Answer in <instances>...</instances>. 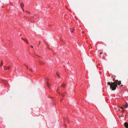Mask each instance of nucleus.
Returning a JSON list of instances; mask_svg holds the SVG:
<instances>
[{"label":"nucleus","mask_w":128,"mask_h":128,"mask_svg":"<svg viewBox=\"0 0 128 128\" xmlns=\"http://www.w3.org/2000/svg\"><path fill=\"white\" fill-rule=\"evenodd\" d=\"M40 41H39V44H40Z\"/></svg>","instance_id":"4be33fe9"},{"label":"nucleus","mask_w":128,"mask_h":128,"mask_svg":"<svg viewBox=\"0 0 128 128\" xmlns=\"http://www.w3.org/2000/svg\"><path fill=\"white\" fill-rule=\"evenodd\" d=\"M22 36L21 34H20V36Z\"/></svg>","instance_id":"bb28decb"},{"label":"nucleus","mask_w":128,"mask_h":128,"mask_svg":"<svg viewBox=\"0 0 128 128\" xmlns=\"http://www.w3.org/2000/svg\"><path fill=\"white\" fill-rule=\"evenodd\" d=\"M62 99L60 100V101H62Z\"/></svg>","instance_id":"393cba45"},{"label":"nucleus","mask_w":128,"mask_h":128,"mask_svg":"<svg viewBox=\"0 0 128 128\" xmlns=\"http://www.w3.org/2000/svg\"><path fill=\"white\" fill-rule=\"evenodd\" d=\"M122 117H123L124 116V115L123 114H122Z\"/></svg>","instance_id":"6ab92c4d"},{"label":"nucleus","mask_w":128,"mask_h":128,"mask_svg":"<svg viewBox=\"0 0 128 128\" xmlns=\"http://www.w3.org/2000/svg\"><path fill=\"white\" fill-rule=\"evenodd\" d=\"M39 63H40V64L41 65H43L44 64V62H42L41 61H40Z\"/></svg>","instance_id":"39448f33"},{"label":"nucleus","mask_w":128,"mask_h":128,"mask_svg":"<svg viewBox=\"0 0 128 128\" xmlns=\"http://www.w3.org/2000/svg\"><path fill=\"white\" fill-rule=\"evenodd\" d=\"M31 47L32 48H34L33 46H31Z\"/></svg>","instance_id":"dca6fc26"},{"label":"nucleus","mask_w":128,"mask_h":128,"mask_svg":"<svg viewBox=\"0 0 128 128\" xmlns=\"http://www.w3.org/2000/svg\"><path fill=\"white\" fill-rule=\"evenodd\" d=\"M57 76L59 77H60V75L59 74L58 72H57Z\"/></svg>","instance_id":"9b49d317"},{"label":"nucleus","mask_w":128,"mask_h":128,"mask_svg":"<svg viewBox=\"0 0 128 128\" xmlns=\"http://www.w3.org/2000/svg\"><path fill=\"white\" fill-rule=\"evenodd\" d=\"M74 29H73V30H72V32H73V31H74Z\"/></svg>","instance_id":"412c9836"},{"label":"nucleus","mask_w":128,"mask_h":128,"mask_svg":"<svg viewBox=\"0 0 128 128\" xmlns=\"http://www.w3.org/2000/svg\"><path fill=\"white\" fill-rule=\"evenodd\" d=\"M26 13H28V14H31V13H30V12H28V11H26Z\"/></svg>","instance_id":"f8f14e48"},{"label":"nucleus","mask_w":128,"mask_h":128,"mask_svg":"<svg viewBox=\"0 0 128 128\" xmlns=\"http://www.w3.org/2000/svg\"><path fill=\"white\" fill-rule=\"evenodd\" d=\"M11 68L10 66H9L8 67V69L9 70H10V68Z\"/></svg>","instance_id":"ddd939ff"},{"label":"nucleus","mask_w":128,"mask_h":128,"mask_svg":"<svg viewBox=\"0 0 128 128\" xmlns=\"http://www.w3.org/2000/svg\"><path fill=\"white\" fill-rule=\"evenodd\" d=\"M120 108H121V109H123V107H121Z\"/></svg>","instance_id":"a211bd4d"},{"label":"nucleus","mask_w":128,"mask_h":128,"mask_svg":"<svg viewBox=\"0 0 128 128\" xmlns=\"http://www.w3.org/2000/svg\"><path fill=\"white\" fill-rule=\"evenodd\" d=\"M103 54V53L102 52H101L100 53V54Z\"/></svg>","instance_id":"f3484780"},{"label":"nucleus","mask_w":128,"mask_h":128,"mask_svg":"<svg viewBox=\"0 0 128 128\" xmlns=\"http://www.w3.org/2000/svg\"><path fill=\"white\" fill-rule=\"evenodd\" d=\"M27 66V68H27V69H28V67L27 66Z\"/></svg>","instance_id":"5701e85b"},{"label":"nucleus","mask_w":128,"mask_h":128,"mask_svg":"<svg viewBox=\"0 0 128 128\" xmlns=\"http://www.w3.org/2000/svg\"><path fill=\"white\" fill-rule=\"evenodd\" d=\"M20 6L22 8V6H23V7L24 6V4L22 3V4H20Z\"/></svg>","instance_id":"1a4fd4ad"},{"label":"nucleus","mask_w":128,"mask_h":128,"mask_svg":"<svg viewBox=\"0 0 128 128\" xmlns=\"http://www.w3.org/2000/svg\"><path fill=\"white\" fill-rule=\"evenodd\" d=\"M4 83H5V84H6V82H4Z\"/></svg>","instance_id":"a878e982"},{"label":"nucleus","mask_w":128,"mask_h":128,"mask_svg":"<svg viewBox=\"0 0 128 128\" xmlns=\"http://www.w3.org/2000/svg\"><path fill=\"white\" fill-rule=\"evenodd\" d=\"M66 85L64 84H63L61 86L64 88H65L66 86Z\"/></svg>","instance_id":"20e7f679"},{"label":"nucleus","mask_w":128,"mask_h":128,"mask_svg":"<svg viewBox=\"0 0 128 128\" xmlns=\"http://www.w3.org/2000/svg\"><path fill=\"white\" fill-rule=\"evenodd\" d=\"M22 8V10L24 12V9Z\"/></svg>","instance_id":"aec40b11"},{"label":"nucleus","mask_w":128,"mask_h":128,"mask_svg":"<svg viewBox=\"0 0 128 128\" xmlns=\"http://www.w3.org/2000/svg\"><path fill=\"white\" fill-rule=\"evenodd\" d=\"M62 95L63 96V97H64V96L65 95L64 94H62Z\"/></svg>","instance_id":"2eb2a0df"},{"label":"nucleus","mask_w":128,"mask_h":128,"mask_svg":"<svg viewBox=\"0 0 128 128\" xmlns=\"http://www.w3.org/2000/svg\"><path fill=\"white\" fill-rule=\"evenodd\" d=\"M6 82H7V81H6Z\"/></svg>","instance_id":"cd10ccee"},{"label":"nucleus","mask_w":128,"mask_h":128,"mask_svg":"<svg viewBox=\"0 0 128 128\" xmlns=\"http://www.w3.org/2000/svg\"><path fill=\"white\" fill-rule=\"evenodd\" d=\"M128 107V104L127 103H126V105H125L124 106V108H126Z\"/></svg>","instance_id":"0eeeda50"},{"label":"nucleus","mask_w":128,"mask_h":128,"mask_svg":"<svg viewBox=\"0 0 128 128\" xmlns=\"http://www.w3.org/2000/svg\"><path fill=\"white\" fill-rule=\"evenodd\" d=\"M47 86L48 87V88H49L50 87V85H49V84L48 82H47Z\"/></svg>","instance_id":"6e6552de"},{"label":"nucleus","mask_w":128,"mask_h":128,"mask_svg":"<svg viewBox=\"0 0 128 128\" xmlns=\"http://www.w3.org/2000/svg\"><path fill=\"white\" fill-rule=\"evenodd\" d=\"M3 64H4L2 60L1 61V64H0V66H3Z\"/></svg>","instance_id":"423d86ee"},{"label":"nucleus","mask_w":128,"mask_h":128,"mask_svg":"<svg viewBox=\"0 0 128 128\" xmlns=\"http://www.w3.org/2000/svg\"><path fill=\"white\" fill-rule=\"evenodd\" d=\"M4 69H5V70H6L7 69V68L6 66H4Z\"/></svg>","instance_id":"9d476101"},{"label":"nucleus","mask_w":128,"mask_h":128,"mask_svg":"<svg viewBox=\"0 0 128 128\" xmlns=\"http://www.w3.org/2000/svg\"><path fill=\"white\" fill-rule=\"evenodd\" d=\"M124 125L126 128H128V123L125 122L124 124Z\"/></svg>","instance_id":"f03ea898"},{"label":"nucleus","mask_w":128,"mask_h":128,"mask_svg":"<svg viewBox=\"0 0 128 128\" xmlns=\"http://www.w3.org/2000/svg\"><path fill=\"white\" fill-rule=\"evenodd\" d=\"M30 70L32 72H33L32 70V68H30Z\"/></svg>","instance_id":"4468645a"},{"label":"nucleus","mask_w":128,"mask_h":128,"mask_svg":"<svg viewBox=\"0 0 128 128\" xmlns=\"http://www.w3.org/2000/svg\"><path fill=\"white\" fill-rule=\"evenodd\" d=\"M22 39L24 41L26 42L27 44H28V40L26 38H22Z\"/></svg>","instance_id":"7ed1b4c3"},{"label":"nucleus","mask_w":128,"mask_h":128,"mask_svg":"<svg viewBox=\"0 0 128 128\" xmlns=\"http://www.w3.org/2000/svg\"><path fill=\"white\" fill-rule=\"evenodd\" d=\"M118 85L121 84L120 81H118V80H116L114 82H108L107 83V84L110 85V88L112 90H114L116 89V88L117 86V84Z\"/></svg>","instance_id":"f257e3e1"},{"label":"nucleus","mask_w":128,"mask_h":128,"mask_svg":"<svg viewBox=\"0 0 128 128\" xmlns=\"http://www.w3.org/2000/svg\"><path fill=\"white\" fill-rule=\"evenodd\" d=\"M123 86V85L122 84L121 86Z\"/></svg>","instance_id":"b1692460"}]
</instances>
